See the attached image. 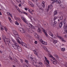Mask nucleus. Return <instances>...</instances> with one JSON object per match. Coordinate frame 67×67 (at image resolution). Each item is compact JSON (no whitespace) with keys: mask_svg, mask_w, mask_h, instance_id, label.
Wrapping results in <instances>:
<instances>
[{"mask_svg":"<svg viewBox=\"0 0 67 67\" xmlns=\"http://www.w3.org/2000/svg\"><path fill=\"white\" fill-rule=\"evenodd\" d=\"M25 10H26V11H27V8H25Z\"/></svg>","mask_w":67,"mask_h":67,"instance_id":"obj_59","label":"nucleus"},{"mask_svg":"<svg viewBox=\"0 0 67 67\" xmlns=\"http://www.w3.org/2000/svg\"><path fill=\"white\" fill-rule=\"evenodd\" d=\"M57 56V55L56 54H55L54 55V56H55V57H56Z\"/></svg>","mask_w":67,"mask_h":67,"instance_id":"obj_57","label":"nucleus"},{"mask_svg":"<svg viewBox=\"0 0 67 67\" xmlns=\"http://www.w3.org/2000/svg\"><path fill=\"white\" fill-rule=\"evenodd\" d=\"M19 1H20V2H21V1L24 2V0H19Z\"/></svg>","mask_w":67,"mask_h":67,"instance_id":"obj_49","label":"nucleus"},{"mask_svg":"<svg viewBox=\"0 0 67 67\" xmlns=\"http://www.w3.org/2000/svg\"><path fill=\"white\" fill-rule=\"evenodd\" d=\"M12 18V14H10L9 15Z\"/></svg>","mask_w":67,"mask_h":67,"instance_id":"obj_55","label":"nucleus"},{"mask_svg":"<svg viewBox=\"0 0 67 67\" xmlns=\"http://www.w3.org/2000/svg\"><path fill=\"white\" fill-rule=\"evenodd\" d=\"M25 63L27 64H28V63H29V61L25 59Z\"/></svg>","mask_w":67,"mask_h":67,"instance_id":"obj_32","label":"nucleus"},{"mask_svg":"<svg viewBox=\"0 0 67 67\" xmlns=\"http://www.w3.org/2000/svg\"><path fill=\"white\" fill-rule=\"evenodd\" d=\"M9 21L11 23L12 22V20H11V19H10V20H9Z\"/></svg>","mask_w":67,"mask_h":67,"instance_id":"obj_61","label":"nucleus"},{"mask_svg":"<svg viewBox=\"0 0 67 67\" xmlns=\"http://www.w3.org/2000/svg\"><path fill=\"white\" fill-rule=\"evenodd\" d=\"M37 43V41H35V44H36Z\"/></svg>","mask_w":67,"mask_h":67,"instance_id":"obj_52","label":"nucleus"},{"mask_svg":"<svg viewBox=\"0 0 67 67\" xmlns=\"http://www.w3.org/2000/svg\"><path fill=\"white\" fill-rule=\"evenodd\" d=\"M21 18L22 20H23V21H24V22L26 24H27V21H26V19H25L24 17H21Z\"/></svg>","mask_w":67,"mask_h":67,"instance_id":"obj_10","label":"nucleus"},{"mask_svg":"<svg viewBox=\"0 0 67 67\" xmlns=\"http://www.w3.org/2000/svg\"><path fill=\"white\" fill-rule=\"evenodd\" d=\"M61 49L62 51V52H64V51H65V48H61Z\"/></svg>","mask_w":67,"mask_h":67,"instance_id":"obj_27","label":"nucleus"},{"mask_svg":"<svg viewBox=\"0 0 67 67\" xmlns=\"http://www.w3.org/2000/svg\"><path fill=\"white\" fill-rule=\"evenodd\" d=\"M57 23V22L56 21V20H54V25H56Z\"/></svg>","mask_w":67,"mask_h":67,"instance_id":"obj_40","label":"nucleus"},{"mask_svg":"<svg viewBox=\"0 0 67 67\" xmlns=\"http://www.w3.org/2000/svg\"><path fill=\"white\" fill-rule=\"evenodd\" d=\"M8 19L9 20H11V18L10 17H8Z\"/></svg>","mask_w":67,"mask_h":67,"instance_id":"obj_58","label":"nucleus"},{"mask_svg":"<svg viewBox=\"0 0 67 67\" xmlns=\"http://www.w3.org/2000/svg\"><path fill=\"white\" fill-rule=\"evenodd\" d=\"M41 5L43 8H45V2L44 1L42 2V3Z\"/></svg>","mask_w":67,"mask_h":67,"instance_id":"obj_14","label":"nucleus"},{"mask_svg":"<svg viewBox=\"0 0 67 67\" xmlns=\"http://www.w3.org/2000/svg\"><path fill=\"white\" fill-rule=\"evenodd\" d=\"M45 65L47 67H51L49 64H47L46 63L45 64Z\"/></svg>","mask_w":67,"mask_h":67,"instance_id":"obj_31","label":"nucleus"},{"mask_svg":"<svg viewBox=\"0 0 67 67\" xmlns=\"http://www.w3.org/2000/svg\"><path fill=\"white\" fill-rule=\"evenodd\" d=\"M0 27H1V30H2V31H3L4 29L5 32H7V31H8V29L7 28L4 26L3 27L2 25H1V24H0Z\"/></svg>","mask_w":67,"mask_h":67,"instance_id":"obj_3","label":"nucleus"},{"mask_svg":"<svg viewBox=\"0 0 67 67\" xmlns=\"http://www.w3.org/2000/svg\"><path fill=\"white\" fill-rule=\"evenodd\" d=\"M64 29H66L67 28V24H64Z\"/></svg>","mask_w":67,"mask_h":67,"instance_id":"obj_22","label":"nucleus"},{"mask_svg":"<svg viewBox=\"0 0 67 67\" xmlns=\"http://www.w3.org/2000/svg\"><path fill=\"white\" fill-rule=\"evenodd\" d=\"M16 19H18V20H19V19H20V18L18 17H16Z\"/></svg>","mask_w":67,"mask_h":67,"instance_id":"obj_54","label":"nucleus"},{"mask_svg":"<svg viewBox=\"0 0 67 67\" xmlns=\"http://www.w3.org/2000/svg\"><path fill=\"white\" fill-rule=\"evenodd\" d=\"M16 40L18 42V43H19V44H20L21 43V42H20V41L19 40V39H16Z\"/></svg>","mask_w":67,"mask_h":67,"instance_id":"obj_28","label":"nucleus"},{"mask_svg":"<svg viewBox=\"0 0 67 67\" xmlns=\"http://www.w3.org/2000/svg\"><path fill=\"white\" fill-rule=\"evenodd\" d=\"M53 42L54 44H56V43H57V41L55 40H54Z\"/></svg>","mask_w":67,"mask_h":67,"instance_id":"obj_29","label":"nucleus"},{"mask_svg":"<svg viewBox=\"0 0 67 67\" xmlns=\"http://www.w3.org/2000/svg\"><path fill=\"white\" fill-rule=\"evenodd\" d=\"M21 43L20 44H21L23 46H24L26 48H27V45L25 43L23 42H21Z\"/></svg>","mask_w":67,"mask_h":67,"instance_id":"obj_9","label":"nucleus"},{"mask_svg":"<svg viewBox=\"0 0 67 67\" xmlns=\"http://www.w3.org/2000/svg\"><path fill=\"white\" fill-rule=\"evenodd\" d=\"M15 36L16 38H19L20 40H21V39L19 37V35L18 34H17Z\"/></svg>","mask_w":67,"mask_h":67,"instance_id":"obj_18","label":"nucleus"},{"mask_svg":"<svg viewBox=\"0 0 67 67\" xmlns=\"http://www.w3.org/2000/svg\"><path fill=\"white\" fill-rule=\"evenodd\" d=\"M57 19V17H54V20L55 21V20H56Z\"/></svg>","mask_w":67,"mask_h":67,"instance_id":"obj_43","label":"nucleus"},{"mask_svg":"<svg viewBox=\"0 0 67 67\" xmlns=\"http://www.w3.org/2000/svg\"><path fill=\"white\" fill-rule=\"evenodd\" d=\"M57 37L59 38L63 42H66V41L64 40V39L62 38L61 36H58Z\"/></svg>","mask_w":67,"mask_h":67,"instance_id":"obj_7","label":"nucleus"},{"mask_svg":"<svg viewBox=\"0 0 67 67\" xmlns=\"http://www.w3.org/2000/svg\"><path fill=\"white\" fill-rule=\"evenodd\" d=\"M33 51L34 53V54H35V55H37V53L36 51H35V50H34Z\"/></svg>","mask_w":67,"mask_h":67,"instance_id":"obj_26","label":"nucleus"},{"mask_svg":"<svg viewBox=\"0 0 67 67\" xmlns=\"http://www.w3.org/2000/svg\"><path fill=\"white\" fill-rule=\"evenodd\" d=\"M2 37L3 38V41H4V39L6 38H5V35L4 34L2 35Z\"/></svg>","mask_w":67,"mask_h":67,"instance_id":"obj_16","label":"nucleus"},{"mask_svg":"<svg viewBox=\"0 0 67 67\" xmlns=\"http://www.w3.org/2000/svg\"><path fill=\"white\" fill-rule=\"evenodd\" d=\"M56 3L60 4V3H62V2L61 1H60V0H56Z\"/></svg>","mask_w":67,"mask_h":67,"instance_id":"obj_13","label":"nucleus"},{"mask_svg":"<svg viewBox=\"0 0 67 67\" xmlns=\"http://www.w3.org/2000/svg\"><path fill=\"white\" fill-rule=\"evenodd\" d=\"M40 42L43 44H44V43H45V42H44L43 40H40Z\"/></svg>","mask_w":67,"mask_h":67,"instance_id":"obj_34","label":"nucleus"},{"mask_svg":"<svg viewBox=\"0 0 67 67\" xmlns=\"http://www.w3.org/2000/svg\"><path fill=\"white\" fill-rule=\"evenodd\" d=\"M28 11L29 13H31V14H33L32 12H34V10H32V9H30L28 10Z\"/></svg>","mask_w":67,"mask_h":67,"instance_id":"obj_15","label":"nucleus"},{"mask_svg":"<svg viewBox=\"0 0 67 67\" xmlns=\"http://www.w3.org/2000/svg\"><path fill=\"white\" fill-rule=\"evenodd\" d=\"M36 59V58H32L31 59V60H32V61H34Z\"/></svg>","mask_w":67,"mask_h":67,"instance_id":"obj_30","label":"nucleus"},{"mask_svg":"<svg viewBox=\"0 0 67 67\" xmlns=\"http://www.w3.org/2000/svg\"><path fill=\"white\" fill-rule=\"evenodd\" d=\"M48 56L49 57H50V58H54V57H53V56L50 53H48Z\"/></svg>","mask_w":67,"mask_h":67,"instance_id":"obj_17","label":"nucleus"},{"mask_svg":"<svg viewBox=\"0 0 67 67\" xmlns=\"http://www.w3.org/2000/svg\"><path fill=\"white\" fill-rule=\"evenodd\" d=\"M7 14L8 15H10V13L9 12H7Z\"/></svg>","mask_w":67,"mask_h":67,"instance_id":"obj_39","label":"nucleus"},{"mask_svg":"<svg viewBox=\"0 0 67 67\" xmlns=\"http://www.w3.org/2000/svg\"><path fill=\"white\" fill-rule=\"evenodd\" d=\"M28 56L29 57H30V58L31 59L32 58V55H29Z\"/></svg>","mask_w":67,"mask_h":67,"instance_id":"obj_33","label":"nucleus"},{"mask_svg":"<svg viewBox=\"0 0 67 67\" xmlns=\"http://www.w3.org/2000/svg\"><path fill=\"white\" fill-rule=\"evenodd\" d=\"M34 36H36L37 38H38V37H37V36H38V35H37V34L35 33L34 34Z\"/></svg>","mask_w":67,"mask_h":67,"instance_id":"obj_35","label":"nucleus"},{"mask_svg":"<svg viewBox=\"0 0 67 67\" xmlns=\"http://www.w3.org/2000/svg\"><path fill=\"white\" fill-rule=\"evenodd\" d=\"M20 62L21 63H23V60H22V59H20Z\"/></svg>","mask_w":67,"mask_h":67,"instance_id":"obj_50","label":"nucleus"},{"mask_svg":"<svg viewBox=\"0 0 67 67\" xmlns=\"http://www.w3.org/2000/svg\"><path fill=\"white\" fill-rule=\"evenodd\" d=\"M64 37H65V38H66V37H67V35H65L64 36Z\"/></svg>","mask_w":67,"mask_h":67,"instance_id":"obj_53","label":"nucleus"},{"mask_svg":"<svg viewBox=\"0 0 67 67\" xmlns=\"http://www.w3.org/2000/svg\"><path fill=\"white\" fill-rule=\"evenodd\" d=\"M42 29L43 32H44V33L45 35H46V37H47L48 36L47 33V31L45 29H43V28H42Z\"/></svg>","mask_w":67,"mask_h":67,"instance_id":"obj_8","label":"nucleus"},{"mask_svg":"<svg viewBox=\"0 0 67 67\" xmlns=\"http://www.w3.org/2000/svg\"><path fill=\"white\" fill-rule=\"evenodd\" d=\"M39 9L40 10H41L42 11H43V8H40Z\"/></svg>","mask_w":67,"mask_h":67,"instance_id":"obj_42","label":"nucleus"},{"mask_svg":"<svg viewBox=\"0 0 67 67\" xmlns=\"http://www.w3.org/2000/svg\"><path fill=\"white\" fill-rule=\"evenodd\" d=\"M44 58H45V60H46V62H47V63L48 64H49V60H48V59H47V58L45 57Z\"/></svg>","mask_w":67,"mask_h":67,"instance_id":"obj_11","label":"nucleus"},{"mask_svg":"<svg viewBox=\"0 0 67 67\" xmlns=\"http://www.w3.org/2000/svg\"><path fill=\"white\" fill-rule=\"evenodd\" d=\"M43 44L44 45H47V43H46V42H44V43Z\"/></svg>","mask_w":67,"mask_h":67,"instance_id":"obj_51","label":"nucleus"},{"mask_svg":"<svg viewBox=\"0 0 67 67\" xmlns=\"http://www.w3.org/2000/svg\"><path fill=\"white\" fill-rule=\"evenodd\" d=\"M0 15H2V14L0 12Z\"/></svg>","mask_w":67,"mask_h":67,"instance_id":"obj_63","label":"nucleus"},{"mask_svg":"<svg viewBox=\"0 0 67 67\" xmlns=\"http://www.w3.org/2000/svg\"><path fill=\"white\" fill-rule=\"evenodd\" d=\"M30 26V27H33V25L32 24H29Z\"/></svg>","mask_w":67,"mask_h":67,"instance_id":"obj_47","label":"nucleus"},{"mask_svg":"<svg viewBox=\"0 0 67 67\" xmlns=\"http://www.w3.org/2000/svg\"><path fill=\"white\" fill-rule=\"evenodd\" d=\"M13 48L15 49H18L19 52H22V48L19 46V44H18V46H16L14 47Z\"/></svg>","mask_w":67,"mask_h":67,"instance_id":"obj_2","label":"nucleus"},{"mask_svg":"<svg viewBox=\"0 0 67 67\" xmlns=\"http://www.w3.org/2000/svg\"><path fill=\"white\" fill-rule=\"evenodd\" d=\"M37 32L38 33H42V31H41V29L38 28V29Z\"/></svg>","mask_w":67,"mask_h":67,"instance_id":"obj_19","label":"nucleus"},{"mask_svg":"<svg viewBox=\"0 0 67 67\" xmlns=\"http://www.w3.org/2000/svg\"><path fill=\"white\" fill-rule=\"evenodd\" d=\"M54 15H56L57 14V11H55L54 12Z\"/></svg>","mask_w":67,"mask_h":67,"instance_id":"obj_25","label":"nucleus"},{"mask_svg":"<svg viewBox=\"0 0 67 67\" xmlns=\"http://www.w3.org/2000/svg\"><path fill=\"white\" fill-rule=\"evenodd\" d=\"M19 7H21V4H19Z\"/></svg>","mask_w":67,"mask_h":67,"instance_id":"obj_60","label":"nucleus"},{"mask_svg":"<svg viewBox=\"0 0 67 67\" xmlns=\"http://www.w3.org/2000/svg\"><path fill=\"white\" fill-rule=\"evenodd\" d=\"M29 4L31 5V6L33 7V6L32 5V3H31V2H29Z\"/></svg>","mask_w":67,"mask_h":67,"instance_id":"obj_41","label":"nucleus"},{"mask_svg":"<svg viewBox=\"0 0 67 67\" xmlns=\"http://www.w3.org/2000/svg\"><path fill=\"white\" fill-rule=\"evenodd\" d=\"M53 58L51 59V62L54 65H56L57 64V62L55 61V58Z\"/></svg>","mask_w":67,"mask_h":67,"instance_id":"obj_5","label":"nucleus"},{"mask_svg":"<svg viewBox=\"0 0 67 67\" xmlns=\"http://www.w3.org/2000/svg\"><path fill=\"white\" fill-rule=\"evenodd\" d=\"M13 67H15V66L13 65Z\"/></svg>","mask_w":67,"mask_h":67,"instance_id":"obj_64","label":"nucleus"},{"mask_svg":"<svg viewBox=\"0 0 67 67\" xmlns=\"http://www.w3.org/2000/svg\"><path fill=\"white\" fill-rule=\"evenodd\" d=\"M59 27H61L62 26V25H63V22H61L59 24Z\"/></svg>","mask_w":67,"mask_h":67,"instance_id":"obj_23","label":"nucleus"},{"mask_svg":"<svg viewBox=\"0 0 67 67\" xmlns=\"http://www.w3.org/2000/svg\"><path fill=\"white\" fill-rule=\"evenodd\" d=\"M18 11L20 13H21V14H22V13H23V12H22L21 11H20V10H19Z\"/></svg>","mask_w":67,"mask_h":67,"instance_id":"obj_45","label":"nucleus"},{"mask_svg":"<svg viewBox=\"0 0 67 67\" xmlns=\"http://www.w3.org/2000/svg\"><path fill=\"white\" fill-rule=\"evenodd\" d=\"M12 42H13V43H14V44H12V46L13 47H14V46H18V44L16 43V42L14 40L12 39Z\"/></svg>","mask_w":67,"mask_h":67,"instance_id":"obj_4","label":"nucleus"},{"mask_svg":"<svg viewBox=\"0 0 67 67\" xmlns=\"http://www.w3.org/2000/svg\"><path fill=\"white\" fill-rule=\"evenodd\" d=\"M49 35H50V36H52V37H53V34L52 32H51L49 31Z\"/></svg>","mask_w":67,"mask_h":67,"instance_id":"obj_20","label":"nucleus"},{"mask_svg":"<svg viewBox=\"0 0 67 67\" xmlns=\"http://www.w3.org/2000/svg\"><path fill=\"white\" fill-rule=\"evenodd\" d=\"M15 7L16 8V9H17V10H18V9H19V8H18V7L17 6H15Z\"/></svg>","mask_w":67,"mask_h":67,"instance_id":"obj_48","label":"nucleus"},{"mask_svg":"<svg viewBox=\"0 0 67 67\" xmlns=\"http://www.w3.org/2000/svg\"><path fill=\"white\" fill-rule=\"evenodd\" d=\"M55 2H56V0H54L52 2L53 4H54L55 3Z\"/></svg>","mask_w":67,"mask_h":67,"instance_id":"obj_38","label":"nucleus"},{"mask_svg":"<svg viewBox=\"0 0 67 67\" xmlns=\"http://www.w3.org/2000/svg\"><path fill=\"white\" fill-rule=\"evenodd\" d=\"M66 19H65L63 21V23L64 24H66Z\"/></svg>","mask_w":67,"mask_h":67,"instance_id":"obj_36","label":"nucleus"},{"mask_svg":"<svg viewBox=\"0 0 67 67\" xmlns=\"http://www.w3.org/2000/svg\"><path fill=\"white\" fill-rule=\"evenodd\" d=\"M4 40H3V41L5 43V42H7V44H9L10 43V40L9 39H7L5 38L4 39Z\"/></svg>","mask_w":67,"mask_h":67,"instance_id":"obj_6","label":"nucleus"},{"mask_svg":"<svg viewBox=\"0 0 67 67\" xmlns=\"http://www.w3.org/2000/svg\"><path fill=\"white\" fill-rule=\"evenodd\" d=\"M13 33H14V34H15V35H16V34H18V32L16 31H13Z\"/></svg>","mask_w":67,"mask_h":67,"instance_id":"obj_21","label":"nucleus"},{"mask_svg":"<svg viewBox=\"0 0 67 67\" xmlns=\"http://www.w3.org/2000/svg\"><path fill=\"white\" fill-rule=\"evenodd\" d=\"M57 58H58L59 57L58 55H57V56L56 57Z\"/></svg>","mask_w":67,"mask_h":67,"instance_id":"obj_62","label":"nucleus"},{"mask_svg":"<svg viewBox=\"0 0 67 67\" xmlns=\"http://www.w3.org/2000/svg\"><path fill=\"white\" fill-rule=\"evenodd\" d=\"M33 64L36 67H42V63L41 62L37 63V62H33Z\"/></svg>","mask_w":67,"mask_h":67,"instance_id":"obj_1","label":"nucleus"},{"mask_svg":"<svg viewBox=\"0 0 67 67\" xmlns=\"http://www.w3.org/2000/svg\"><path fill=\"white\" fill-rule=\"evenodd\" d=\"M43 49H44V50H45V51H48L47 48L46 47H45V46H44L43 47Z\"/></svg>","mask_w":67,"mask_h":67,"instance_id":"obj_24","label":"nucleus"},{"mask_svg":"<svg viewBox=\"0 0 67 67\" xmlns=\"http://www.w3.org/2000/svg\"><path fill=\"white\" fill-rule=\"evenodd\" d=\"M20 30H21L20 31L21 32V33H24V34L25 33V31L24 29H23L22 28H21Z\"/></svg>","mask_w":67,"mask_h":67,"instance_id":"obj_12","label":"nucleus"},{"mask_svg":"<svg viewBox=\"0 0 67 67\" xmlns=\"http://www.w3.org/2000/svg\"><path fill=\"white\" fill-rule=\"evenodd\" d=\"M15 24L16 25H19V24L17 21H15Z\"/></svg>","mask_w":67,"mask_h":67,"instance_id":"obj_37","label":"nucleus"},{"mask_svg":"<svg viewBox=\"0 0 67 67\" xmlns=\"http://www.w3.org/2000/svg\"><path fill=\"white\" fill-rule=\"evenodd\" d=\"M63 18V16H61L60 18V20H62Z\"/></svg>","mask_w":67,"mask_h":67,"instance_id":"obj_44","label":"nucleus"},{"mask_svg":"<svg viewBox=\"0 0 67 67\" xmlns=\"http://www.w3.org/2000/svg\"><path fill=\"white\" fill-rule=\"evenodd\" d=\"M49 6H48V9H47L48 11V10H49Z\"/></svg>","mask_w":67,"mask_h":67,"instance_id":"obj_56","label":"nucleus"},{"mask_svg":"<svg viewBox=\"0 0 67 67\" xmlns=\"http://www.w3.org/2000/svg\"><path fill=\"white\" fill-rule=\"evenodd\" d=\"M23 13L24 14H25V15H27V13L25 12H23Z\"/></svg>","mask_w":67,"mask_h":67,"instance_id":"obj_46","label":"nucleus"}]
</instances>
